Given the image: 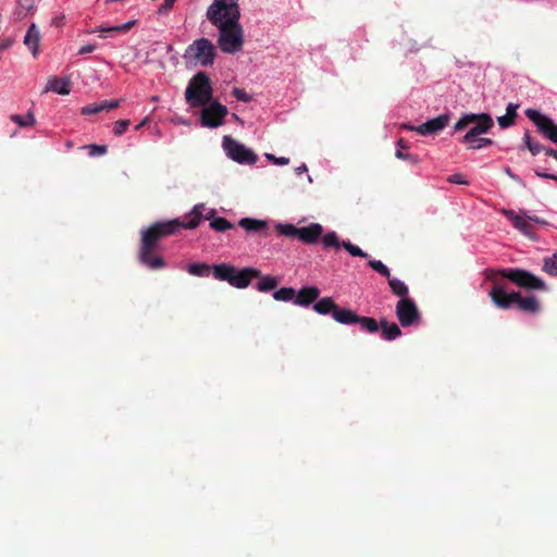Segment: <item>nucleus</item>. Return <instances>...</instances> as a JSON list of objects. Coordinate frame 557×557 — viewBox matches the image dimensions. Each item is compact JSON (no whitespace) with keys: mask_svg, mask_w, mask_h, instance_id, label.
I'll return each mask as SVG.
<instances>
[{"mask_svg":"<svg viewBox=\"0 0 557 557\" xmlns=\"http://www.w3.org/2000/svg\"><path fill=\"white\" fill-rule=\"evenodd\" d=\"M277 232L285 237L288 238H298L299 237V227H296L293 224H278L276 226Z\"/></svg>","mask_w":557,"mask_h":557,"instance_id":"29","label":"nucleus"},{"mask_svg":"<svg viewBox=\"0 0 557 557\" xmlns=\"http://www.w3.org/2000/svg\"><path fill=\"white\" fill-rule=\"evenodd\" d=\"M321 290L318 287H304L295 297V305L299 307H309L319 299Z\"/></svg>","mask_w":557,"mask_h":557,"instance_id":"17","label":"nucleus"},{"mask_svg":"<svg viewBox=\"0 0 557 557\" xmlns=\"http://www.w3.org/2000/svg\"><path fill=\"white\" fill-rule=\"evenodd\" d=\"M496 276L509 280L520 288L532 290H545L546 284L531 272L520 269H506L496 273Z\"/></svg>","mask_w":557,"mask_h":557,"instance_id":"9","label":"nucleus"},{"mask_svg":"<svg viewBox=\"0 0 557 557\" xmlns=\"http://www.w3.org/2000/svg\"><path fill=\"white\" fill-rule=\"evenodd\" d=\"M239 227H243L246 232H263L267 228V223L261 220L244 218L239 221Z\"/></svg>","mask_w":557,"mask_h":557,"instance_id":"23","label":"nucleus"},{"mask_svg":"<svg viewBox=\"0 0 557 557\" xmlns=\"http://www.w3.org/2000/svg\"><path fill=\"white\" fill-rule=\"evenodd\" d=\"M524 144H525V147L527 149L533 154V156H537L540 154L541 152H545L546 150V147H544L543 145H541L539 141H535L534 139H532L531 135L529 132H527L524 134Z\"/></svg>","mask_w":557,"mask_h":557,"instance_id":"27","label":"nucleus"},{"mask_svg":"<svg viewBox=\"0 0 557 557\" xmlns=\"http://www.w3.org/2000/svg\"><path fill=\"white\" fill-rule=\"evenodd\" d=\"M96 50V46L95 45H85L83 47L79 48L78 50V54H87V53H91Z\"/></svg>","mask_w":557,"mask_h":557,"instance_id":"47","label":"nucleus"},{"mask_svg":"<svg viewBox=\"0 0 557 557\" xmlns=\"http://www.w3.org/2000/svg\"><path fill=\"white\" fill-rule=\"evenodd\" d=\"M449 182L455 183V184H467V182L463 181L461 174H455V175L450 176Z\"/></svg>","mask_w":557,"mask_h":557,"instance_id":"49","label":"nucleus"},{"mask_svg":"<svg viewBox=\"0 0 557 557\" xmlns=\"http://www.w3.org/2000/svg\"><path fill=\"white\" fill-rule=\"evenodd\" d=\"M398 147H399L400 149H408V148H409V147H408V145H407V143L405 141V139H400V140L398 141Z\"/></svg>","mask_w":557,"mask_h":557,"instance_id":"53","label":"nucleus"},{"mask_svg":"<svg viewBox=\"0 0 557 557\" xmlns=\"http://www.w3.org/2000/svg\"><path fill=\"white\" fill-rule=\"evenodd\" d=\"M134 25V22H127L125 24H122V25H117V26H113V27H109V28H102L100 27L98 29V32L100 33H109V32H113V33H119V32H127L131 29V27Z\"/></svg>","mask_w":557,"mask_h":557,"instance_id":"37","label":"nucleus"},{"mask_svg":"<svg viewBox=\"0 0 557 557\" xmlns=\"http://www.w3.org/2000/svg\"><path fill=\"white\" fill-rule=\"evenodd\" d=\"M113 0H108V2H112Z\"/></svg>","mask_w":557,"mask_h":557,"instance_id":"57","label":"nucleus"},{"mask_svg":"<svg viewBox=\"0 0 557 557\" xmlns=\"http://www.w3.org/2000/svg\"><path fill=\"white\" fill-rule=\"evenodd\" d=\"M218 29V47L226 54H236L245 46V30L240 22Z\"/></svg>","mask_w":557,"mask_h":557,"instance_id":"7","label":"nucleus"},{"mask_svg":"<svg viewBox=\"0 0 557 557\" xmlns=\"http://www.w3.org/2000/svg\"><path fill=\"white\" fill-rule=\"evenodd\" d=\"M268 158L274 163L278 165H287L289 163V159L287 158H276L272 154H268Z\"/></svg>","mask_w":557,"mask_h":557,"instance_id":"46","label":"nucleus"},{"mask_svg":"<svg viewBox=\"0 0 557 557\" xmlns=\"http://www.w3.org/2000/svg\"><path fill=\"white\" fill-rule=\"evenodd\" d=\"M89 157L103 156L107 152V146L88 145L85 147Z\"/></svg>","mask_w":557,"mask_h":557,"instance_id":"39","label":"nucleus"},{"mask_svg":"<svg viewBox=\"0 0 557 557\" xmlns=\"http://www.w3.org/2000/svg\"><path fill=\"white\" fill-rule=\"evenodd\" d=\"M207 21L215 28L240 22L238 0H213L207 8Z\"/></svg>","mask_w":557,"mask_h":557,"instance_id":"3","label":"nucleus"},{"mask_svg":"<svg viewBox=\"0 0 557 557\" xmlns=\"http://www.w3.org/2000/svg\"><path fill=\"white\" fill-rule=\"evenodd\" d=\"M506 216L511 221L513 226L519 230L524 235H530L532 232V226L528 220L516 214L513 211H506Z\"/></svg>","mask_w":557,"mask_h":557,"instance_id":"22","label":"nucleus"},{"mask_svg":"<svg viewBox=\"0 0 557 557\" xmlns=\"http://www.w3.org/2000/svg\"><path fill=\"white\" fill-rule=\"evenodd\" d=\"M543 271L550 276H557V252L544 259Z\"/></svg>","mask_w":557,"mask_h":557,"instance_id":"30","label":"nucleus"},{"mask_svg":"<svg viewBox=\"0 0 557 557\" xmlns=\"http://www.w3.org/2000/svg\"><path fill=\"white\" fill-rule=\"evenodd\" d=\"M396 158L400 160L410 161L411 163L419 162V158L417 156L404 153L401 150L396 151Z\"/></svg>","mask_w":557,"mask_h":557,"instance_id":"42","label":"nucleus"},{"mask_svg":"<svg viewBox=\"0 0 557 557\" xmlns=\"http://www.w3.org/2000/svg\"><path fill=\"white\" fill-rule=\"evenodd\" d=\"M148 121H149V120H148V119H146V120H144L140 124H137V125L135 126V131H140V129L144 127V125H145Z\"/></svg>","mask_w":557,"mask_h":557,"instance_id":"54","label":"nucleus"},{"mask_svg":"<svg viewBox=\"0 0 557 557\" xmlns=\"http://www.w3.org/2000/svg\"><path fill=\"white\" fill-rule=\"evenodd\" d=\"M379 331H382V337L387 342H393L403 335L400 327L396 323H389L386 319L377 322Z\"/></svg>","mask_w":557,"mask_h":557,"instance_id":"19","label":"nucleus"},{"mask_svg":"<svg viewBox=\"0 0 557 557\" xmlns=\"http://www.w3.org/2000/svg\"><path fill=\"white\" fill-rule=\"evenodd\" d=\"M119 104H120L119 100H104L101 102V106L103 107V111L116 109L119 107Z\"/></svg>","mask_w":557,"mask_h":557,"instance_id":"44","label":"nucleus"},{"mask_svg":"<svg viewBox=\"0 0 557 557\" xmlns=\"http://www.w3.org/2000/svg\"><path fill=\"white\" fill-rule=\"evenodd\" d=\"M51 24L55 27H62L63 24H64V15H59V16H55Z\"/></svg>","mask_w":557,"mask_h":557,"instance_id":"50","label":"nucleus"},{"mask_svg":"<svg viewBox=\"0 0 557 557\" xmlns=\"http://www.w3.org/2000/svg\"><path fill=\"white\" fill-rule=\"evenodd\" d=\"M102 111H103V107L101 106V102L100 103H92V104H88L86 107H83L81 109V114L82 115H91V114L100 113Z\"/></svg>","mask_w":557,"mask_h":557,"instance_id":"36","label":"nucleus"},{"mask_svg":"<svg viewBox=\"0 0 557 557\" xmlns=\"http://www.w3.org/2000/svg\"><path fill=\"white\" fill-rule=\"evenodd\" d=\"M490 296L497 308L508 310L516 305V301L519 298V293L509 294L502 285L495 283L490 292Z\"/></svg>","mask_w":557,"mask_h":557,"instance_id":"15","label":"nucleus"},{"mask_svg":"<svg viewBox=\"0 0 557 557\" xmlns=\"http://www.w3.org/2000/svg\"><path fill=\"white\" fill-rule=\"evenodd\" d=\"M280 285V281L275 278L274 276H262L259 277V281L257 282V289L259 293H269L272 290H275L277 286Z\"/></svg>","mask_w":557,"mask_h":557,"instance_id":"24","label":"nucleus"},{"mask_svg":"<svg viewBox=\"0 0 557 557\" xmlns=\"http://www.w3.org/2000/svg\"><path fill=\"white\" fill-rule=\"evenodd\" d=\"M222 148L230 159L239 164L252 165L258 161V157L250 149L230 136H224L222 139Z\"/></svg>","mask_w":557,"mask_h":557,"instance_id":"10","label":"nucleus"},{"mask_svg":"<svg viewBox=\"0 0 557 557\" xmlns=\"http://www.w3.org/2000/svg\"><path fill=\"white\" fill-rule=\"evenodd\" d=\"M449 115L448 114H442L433 120H430L425 122L424 124L420 126H407L404 127L407 129H410L412 132H417L420 135L426 136V135H433L437 134L441 131H443L449 123Z\"/></svg>","mask_w":557,"mask_h":557,"instance_id":"14","label":"nucleus"},{"mask_svg":"<svg viewBox=\"0 0 557 557\" xmlns=\"http://www.w3.org/2000/svg\"><path fill=\"white\" fill-rule=\"evenodd\" d=\"M506 173H507L509 176H511L512 178H515V176H513V175L511 174V172H510V169H507V170H506Z\"/></svg>","mask_w":557,"mask_h":557,"instance_id":"56","label":"nucleus"},{"mask_svg":"<svg viewBox=\"0 0 557 557\" xmlns=\"http://www.w3.org/2000/svg\"><path fill=\"white\" fill-rule=\"evenodd\" d=\"M69 85L70 79L67 77H51L48 79L46 90H50L58 95L65 96L70 94Z\"/></svg>","mask_w":557,"mask_h":557,"instance_id":"20","label":"nucleus"},{"mask_svg":"<svg viewBox=\"0 0 557 557\" xmlns=\"http://www.w3.org/2000/svg\"><path fill=\"white\" fill-rule=\"evenodd\" d=\"M307 171H308V168L305 164L302 166L296 169L297 175H301L302 173H305Z\"/></svg>","mask_w":557,"mask_h":557,"instance_id":"52","label":"nucleus"},{"mask_svg":"<svg viewBox=\"0 0 557 557\" xmlns=\"http://www.w3.org/2000/svg\"><path fill=\"white\" fill-rule=\"evenodd\" d=\"M10 120L17 124L20 127H27L35 124V117L32 113H27L26 116L13 114L10 116Z\"/></svg>","mask_w":557,"mask_h":557,"instance_id":"31","label":"nucleus"},{"mask_svg":"<svg viewBox=\"0 0 557 557\" xmlns=\"http://www.w3.org/2000/svg\"><path fill=\"white\" fill-rule=\"evenodd\" d=\"M176 0H163L161 7L159 8V11L157 13L161 15H166L170 10L175 5Z\"/></svg>","mask_w":557,"mask_h":557,"instance_id":"41","label":"nucleus"},{"mask_svg":"<svg viewBox=\"0 0 557 557\" xmlns=\"http://www.w3.org/2000/svg\"><path fill=\"white\" fill-rule=\"evenodd\" d=\"M388 285L393 292V294L397 297H399L400 299H408L409 297V288L408 286L397 280V278H393L392 276L388 278Z\"/></svg>","mask_w":557,"mask_h":557,"instance_id":"25","label":"nucleus"},{"mask_svg":"<svg viewBox=\"0 0 557 557\" xmlns=\"http://www.w3.org/2000/svg\"><path fill=\"white\" fill-rule=\"evenodd\" d=\"M324 228L319 223H312L309 226L299 228L298 239L307 245L317 244L323 235Z\"/></svg>","mask_w":557,"mask_h":557,"instance_id":"16","label":"nucleus"},{"mask_svg":"<svg viewBox=\"0 0 557 557\" xmlns=\"http://www.w3.org/2000/svg\"><path fill=\"white\" fill-rule=\"evenodd\" d=\"M212 100V83L205 72L196 73L185 89V101L191 108H202Z\"/></svg>","mask_w":557,"mask_h":557,"instance_id":"5","label":"nucleus"},{"mask_svg":"<svg viewBox=\"0 0 557 557\" xmlns=\"http://www.w3.org/2000/svg\"><path fill=\"white\" fill-rule=\"evenodd\" d=\"M213 277L218 281L227 282L237 289H245L255 278H260V270L253 268H244L237 270L231 264L222 263L213 265Z\"/></svg>","mask_w":557,"mask_h":557,"instance_id":"4","label":"nucleus"},{"mask_svg":"<svg viewBox=\"0 0 557 557\" xmlns=\"http://www.w3.org/2000/svg\"><path fill=\"white\" fill-rule=\"evenodd\" d=\"M313 310L321 315L332 314L333 319L341 324H359L362 331L370 334H375L379 332V325L375 319L360 317L350 309L341 308L330 297L322 298L319 301L317 300L313 305Z\"/></svg>","mask_w":557,"mask_h":557,"instance_id":"2","label":"nucleus"},{"mask_svg":"<svg viewBox=\"0 0 557 557\" xmlns=\"http://www.w3.org/2000/svg\"><path fill=\"white\" fill-rule=\"evenodd\" d=\"M227 116V107L219 101H211L208 106L202 107L200 112V123L209 128H216L223 125V121Z\"/></svg>","mask_w":557,"mask_h":557,"instance_id":"11","label":"nucleus"},{"mask_svg":"<svg viewBox=\"0 0 557 557\" xmlns=\"http://www.w3.org/2000/svg\"><path fill=\"white\" fill-rule=\"evenodd\" d=\"M233 96L237 101L246 103L251 102V95H248L244 89L237 87L233 88Z\"/></svg>","mask_w":557,"mask_h":557,"instance_id":"40","label":"nucleus"},{"mask_svg":"<svg viewBox=\"0 0 557 557\" xmlns=\"http://www.w3.org/2000/svg\"><path fill=\"white\" fill-rule=\"evenodd\" d=\"M494 126V121L490 114H466L455 125L456 132H462L469 128L462 138V144L475 143L476 137L488 133Z\"/></svg>","mask_w":557,"mask_h":557,"instance_id":"6","label":"nucleus"},{"mask_svg":"<svg viewBox=\"0 0 557 557\" xmlns=\"http://www.w3.org/2000/svg\"><path fill=\"white\" fill-rule=\"evenodd\" d=\"M535 174L539 176V177H542V178H548V180H553V181H556L557 182V175H554V174H548V173H543L539 170H535Z\"/></svg>","mask_w":557,"mask_h":557,"instance_id":"48","label":"nucleus"},{"mask_svg":"<svg viewBox=\"0 0 557 557\" xmlns=\"http://www.w3.org/2000/svg\"><path fill=\"white\" fill-rule=\"evenodd\" d=\"M369 265L371 267V269H373L374 271H376L379 274L386 277L387 280L392 276L391 270L382 261L371 260L369 262Z\"/></svg>","mask_w":557,"mask_h":557,"instance_id":"33","label":"nucleus"},{"mask_svg":"<svg viewBox=\"0 0 557 557\" xmlns=\"http://www.w3.org/2000/svg\"><path fill=\"white\" fill-rule=\"evenodd\" d=\"M212 268L206 263H191L187 265V273L198 277H207L210 275Z\"/></svg>","mask_w":557,"mask_h":557,"instance_id":"26","label":"nucleus"},{"mask_svg":"<svg viewBox=\"0 0 557 557\" xmlns=\"http://www.w3.org/2000/svg\"><path fill=\"white\" fill-rule=\"evenodd\" d=\"M129 126L128 120H119L113 124L112 133L114 136L123 135Z\"/></svg>","mask_w":557,"mask_h":557,"instance_id":"35","label":"nucleus"},{"mask_svg":"<svg viewBox=\"0 0 557 557\" xmlns=\"http://www.w3.org/2000/svg\"><path fill=\"white\" fill-rule=\"evenodd\" d=\"M515 122L516 121L508 115L498 117V124L502 128L510 127L515 124Z\"/></svg>","mask_w":557,"mask_h":557,"instance_id":"43","label":"nucleus"},{"mask_svg":"<svg viewBox=\"0 0 557 557\" xmlns=\"http://www.w3.org/2000/svg\"><path fill=\"white\" fill-rule=\"evenodd\" d=\"M546 156L552 157L557 160V151L552 148H546L545 152Z\"/></svg>","mask_w":557,"mask_h":557,"instance_id":"51","label":"nucleus"},{"mask_svg":"<svg viewBox=\"0 0 557 557\" xmlns=\"http://www.w3.org/2000/svg\"><path fill=\"white\" fill-rule=\"evenodd\" d=\"M323 245L325 248H341L343 243L339 242L338 236L335 232L327 233L323 238Z\"/></svg>","mask_w":557,"mask_h":557,"instance_id":"32","label":"nucleus"},{"mask_svg":"<svg viewBox=\"0 0 557 557\" xmlns=\"http://www.w3.org/2000/svg\"><path fill=\"white\" fill-rule=\"evenodd\" d=\"M203 205H198L191 209L188 215H185L184 221L172 220L168 222H157L146 230H141V246H139V253L137 259L139 263L150 270H160L164 267V259L160 256H154L153 251L158 248V242L173 235L178 228L194 230L199 226L203 215ZM214 212L211 210L206 215L207 220H211V227L215 232H226L234 226L225 218L213 219Z\"/></svg>","mask_w":557,"mask_h":557,"instance_id":"1","label":"nucleus"},{"mask_svg":"<svg viewBox=\"0 0 557 557\" xmlns=\"http://www.w3.org/2000/svg\"><path fill=\"white\" fill-rule=\"evenodd\" d=\"M39 42L40 32L36 24L32 23L23 38V44L30 51L34 58H36L38 54Z\"/></svg>","mask_w":557,"mask_h":557,"instance_id":"18","label":"nucleus"},{"mask_svg":"<svg viewBox=\"0 0 557 557\" xmlns=\"http://www.w3.org/2000/svg\"><path fill=\"white\" fill-rule=\"evenodd\" d=\"M183 58H185L187 62L195 63L202 67H209L214 64V60L216 59V48L210 39L202 37L194 40L187 49H185Z\"/></svg>","mask_w":557,"mask_h":557,"instance_id":"8","label":"nucleus"},{"mask_svg":"<svg viewBox=\"0 0 557 557\" xmlns=\"http://www.w3.org/2000/svg\"><path fill=\"white\" fill-rule=\"evenodd\" d=\"M343 247L354 257L368 258V253L350 242H344Z\"/></svg>","mask_w":557,"mask_h":557,"instance_id":"34","label":"nucleus"},{"mask_svg":"<svg viewBox=\"0 0 557 557\" xmlns=\"http://www.w3.org/2000/svg\"><path fill=\"white\" fill-rule=\"evenodd\" d=\"M494 144V141L490 138H480L476 137V140L475 143H471V144H466L469 149H481V148H484V147H488V146H492Z\"/></svg>","mask_w":557,"mask_h":557,"instance_id":"38","label":"nucleus"},{"mask_svg":"<svg viewBox=\"0 0 557 557\" xmlns=\"http://www.w3.org/2000/svg\"><path fill=\"white\" fill-rule=\"evenodd\" d=\"M516 305L521 311L525 313L535 314L541 310L540 301L535 296L522 298L521 295L519 294V298L516 301Z\"/></svg>","mask_w":557,"mask_h":557,"instance_id":"21","label":"nucleus"},{"mask_svg":"<svg viewBox=\"0 0 557 557\" xmlns=\"http://www.w3.org/2000/svg\"><path fill=\"white\" fill-rule=\"evenodd\" d=\"M529 220L534 221V222H536V223H543V222H542L540 219H537V218H529Z\"/></svg>","mask_w":557,"mask_h":557,"instance_id":"55","label":"nucleus"},{"mask_svg":"<svg viewBox=\"0 0 557 557\" xmlns=\"http://www.w3.org/2000/svg\"><path fill=\"white\" fill-rule=\"evenodd\" d=\"M518 108H519V104L509 103L506 109V111H507L506 115L510 116L511 119H513L516 121Z\"/></svg>","mask_w":557,"mask_h":557,"instance_id":"45","label":"nucleus"},{"mask_svg":"<svg viewBox=\"0 0 557 557\" xmlns=\"http://www.w3.org/2000/svg\"><path fill=\"white\" fill-rule=\"evenodd\" d=\"M525 115L534 123L540 134L557 145V124L550 117L534 109H528Z\"/></svg>","mask_w":557,"mask_h":557,"instance_id":"12","label":"nucleus"},{"mask_svg":"<svg viewBox=\"0 0 557 557\" xmlns=\"http://www.w3.org/2000/svg\"><path fill=\"white\" fill-rule=\"evenodd\" d=\"M396 315L403 327H410L418 324L421 313L416 302L411 299H400L396 306Z\"/></svg>","mask_w":557,"mask_h":557,"instance_id":"13","label":"nucleus"},{"mask_svg":"<svg viewBox=\"0 0 557 557\" xmlns=\"http://www.w3.org/2000/svg\"><path fill=\"white\" fill-rule=\"evenodd\" d=\"M276 301H295L296 290L293 287H283L272 295Z\"/></svg>","mask_w":557,"mask_h":557,"instance_id":"28","label":"nucleus"}]
</instances>
